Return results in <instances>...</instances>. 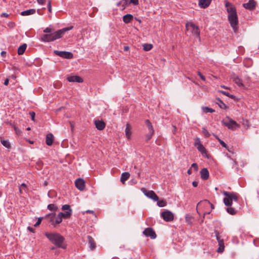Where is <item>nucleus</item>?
<instances>
[{"label": "nucleus", "instance_id": "f257e3e1", "mask_svg": "<svg viewBox=\"0 0 259 259\" xmlns=\"http://www.w3.org/2000/svg\"><path fill=\"white\" fill-rule=\"evenodd\" d=\"M73 28V26L64 28L54 32H52L50 27H47L44 30V32L49 34H43L41 36V40L44 42H50L54 41L62 37L64 33Z\"/></svg>", "mask_w": 259, "mask_h": 259}, {"label": "nucleus", "instance_id": "f03ea898", "mask_svg": "<svg viewBox=\"0 0 259 259\" xmlns=\"http://www.w3.org/2000/svg\"><path fill=\"white\" fill-rule=\"evenodd\" d=\"M45 236L51 243L54 244L57 247L66 249L67 244L65 242L64 237L57 233L46 232Z\"/></svg>", "mask_w": 259, "mask_h": 259}, {"label": "nucleus", "instance_id": "7ed1b4c3", "mask_svg": "<svg viewBox=\"0 0 259 259\" xmlns=\"http://www.w3.org/2000/svg\"><path fill=\"white\" fill-rule=\"evenodd\" d=\"M223 195L226 196L223 200L224 203L227 206H231L233 201L237 202L238 200V196L236 193L224 191Z\"/></svg>", "mask_w": 259, "mask_h": 259}, {"label": "nucleus", "instance_id": "20e7f679", "mask_svg": "<svg viewBox=\"0 0 259 259\" xmlns=\"http://www.w3.org/2000/svg\"><path fill=\"white\" fill-rule=\"evenodd\" d=\"M186 28L188 32H190L193 35H195L200 40V31L197 26L195 25L192 22H188L186 24Z\"/></svg>", "mask_w": 259, "mask_h": 259}, {"label": "nucleus", "instance_id": "39448f33", "mask_svg": "<svg viewBox=\"0 0 259 259\" xmlns=\"http://www.w3.org/2000/svg\"><path fill=\"white\" fill-rule=\"evenodd\" d=\"M228 20L229 23L232 27L234 31L235 32H237L238 30V20L237 15H228Z\"/></svg>", "mask_w": 259, "mask_h": 259}, {"label": "nucleus", "instance_id": "423d86ee", "mask_svg": "<svg viewBox=\"0 0 259 259\" xmlns=\"http://www.w3.org/2000/svg\"><path fill=\"white\" fill-rule=\"evenodd\" d=\"M62 209L63 210H66L64 212H61L59 213L63 218L68 219L69 218L72 213V210L70 208V206L68 204H65L62 206Z\"/></svg>", "mask_w": 259, "mask_h": 259}, {"label": "nucleus", "instance_id": "0eeeda50", "mask_svg": "<svg viewBox=\"0 0 259 259\" xmlns=\"http://www.w3.org/2000/svg\"><path fill=\"white\" fill-rule=\"evenodd\" d=\"M141 191L147 197L153 200L154 201H156L159 200L158 196L156 194V193L153 191L147 190L146 189L144 188H142L141 189Z\"/></svg>", "mask_w": 259, "mask_h": 259}, {"label": "nucleus", "instance_id": "6e6552de", "mask_svg": "<svg viewBox=\"0 0 259 259\" xmlns=\"http://www.w3.org/2000/svg\"><path fill=\"white\" fill-rule=\"evenodd\" d=\"M228 118L229 119L228 121L223 120L222 122L223 124L227 126L229 129L234 130L239 127L238 124L235 121L229 117H228Z\"/></svg>", "mask_w": 259, "mask_h": 259}, {"label": "nucleus", "instance_id": "1a4fd4ad", "mask_svg": "<svg viewBox=\"0 0 259 259\" xmlns=\"http://www.w3.org/2000/svg\"><path fill=\"white\" fill-rule=\"evenodd\" d=\"M161 217L166 222H171L174 220L173 213L168 210H165L161 213Z\"/></svg>", "mask_w": 259, "mask_h": 259}, {"label": "nucleus", "instance_id": "9d476101", "mask_svg": "<svg viewBox=\"0 0 259 259\" xmlns=\"http://www.w3.org/2000/svg\"><path fill=\"white\" fill-rule=\"evenodd\" d=\"M54 53L57 56L65 59H72L73 57L72 53L69 52L55 50Z\"/></svg>", "mask_w": 259, "mask_h": 259}, {"label": "nucleus", "instance_id": "9b49d317", "mask_svg": "<svg viewBox=\"0 0 259 259\" xmlns=\"http://www.w3.org/2000/svg\"><path fill=\"white\" fill-rule=\"evenodd\" d=\"M225 7L227 8V11L228 13V15H237L235 7L234 6H233L231 3H230L228 2H226Z\"/></svg>", "mask_w": 259, "mask_h": 259}, {"label": "nucleus", "instance_id": "f8f14e48", "mask_svg": "<svg viewBox=\"0 0 259 259\" xmlns=\"http://www.w3.org/2000/svg\"><path fill=\"white\" fill-rule=\"evenodd\" d=\"M143 234L146 237H150L151 239H153L156 238V234L155 231L152 228H147L143 231Z\"/></svg>", "mask_w": 259, "mask_h": 259}, {"label": "nucleus", "instance_id": "ddd939ff", "mask_svg": "<svg viewBox=\"0 0 259 259\" xmlns=\"http://www.w3.org/2000/svg\"><path fill=\"white\" fill-rule=\"evenodd\" d=\"M75 184L76 187L80 191H83L85 188V182L82 179L79 178L76 179Z\"/></svg>", "mask_w": 259, "mask_h": 259}, {"label": "nucleus", "instance_id": "4468645a", "mask_svg": "<svg viewBox=\"0 0 259 259\" xmlns=\"http://www.w3.org/2000/svg\"><path fill=\"white\" fill-rule=\"evenodd\" d=\"M243 6L246 9L252 10L256 7V2L254 0H249L248 3L243 4Z\"/></svg>", "mask_w": 259, "mask_h": 259}, {"label": "nucleus", "instance_id": "2eb2a0df", "mask_svg": "<svg viewBox=\"0 0 259 259\" xmlns=\"http://www.w3.org/2000/svg\"><path fill=\"white\" fill-rule=\"evenodd\" d=\"M67 79L69 82H76L79 83L82 82L83 81L81 77L77 75L68 76Z\"/></svg>", "mask_w": 259, "mask_h": 259}, {"label": "nucleus", "instance_id": "dca6fc26", "mask_svg": "<svg viewBox=\"0 0 259 259\" xmlns=\"http://www.w3.org/2000/svg\"><path fill=\"white\" fill-rule=\"evenodd\" d=\"M210 206L211 210L214 209V206L208 200H204L202 201H200L198 204H197V207L198 206H205L207 207Z\"/></svg>", "mask_w": 259, "mask_h": 259}, {"label": "nucleus", "instance_id": "f3484780", "mask_svg": "<svg viewBox=\"0 0 259 259\" xmlns=\"http://www.w3.org/2000/svg\"><path fill=\"white\" fill-rule=\"evenodd\" d=\"M95 124L96 128L100 131L104 129L106 126L105 123L102 120H95Z\"/></svg>", "mask_w": 259, "mask_h": 259}, {"label": "nucleus", "instance_id": "a211bd4d", "mask_svg": "<svg viewBox=\"0 0 259 259\" xmlns=\"http://www.w3.org/2000/svg\"><path fill=\"white\" fill-rule=\"evenodd\" d=\"M56 215V213L55 212L47 214L45 216V218L48 220V222L51 224L52 225L54 226V222H55V217Z\"/></svg>", "mask_w": 259, "mask_h": 259}, {"label": "nucleus", "instance_id": "6ab92c4d", "mask_svg": "<svg viewBox=\"0 0 259 259\" xmlns=\"http://www.w3.org/2000/svg\"><path fill=\"white\" fill-rule=\"evenodd\" d=\"M201 178L204 180H206L209 178V172L207 168H202L200 171Z\"/></svg>", "mask_w": 259, "mask_h": 259}, {"label": "nucleus", "instance_id": "aec40b11", "mask_svg": "<svg viewBox=\"0 0 259 259\" xmlns=\"http://www.w3.org/2000/svg\"><path fill=\"white\" fill-rule=\"evenodd\" d=\"M88 243L89 244V247H90L91 250H94L96 247V244L94 241V239L91 236H88Z\"/></svg>", "mask_w": 259, "mask_h": 259}, {"label": "nucleus", "instance_id": "412c9836", "mask_svg": "<svg viewBox=\"0 0 259 259\" xmlns=\"http://www.w3.org/2000/svg\"><path fill=\"white\" fill-rule=\"evenodd\" d=\"M211 0H199V6L202 8L208 7L210 4Z\"/></svg>", "mask_w": 259, "mask_h": 259}, {"label": "nucleus", "instance_id": "4be33fe9", "mask_svg": "<svg viewBox=\"0 0 259 259\" xmlns=\"http://www.w3.org/2000/svg\"><path fill=\"white\" fill-rule=\"evenodd\" d=\"M54 136L52 134H48L46 136V143L47 145L51 146L53 143Z\"/></svg>", "mask_w": 259, "mask_h": 259}, {"label": "nucleus", "instance_id": "5701e85b", "mask_svg": "<svg viewBox=\"0 0 259 259\" xmlns=\"http://www.w3.org/2000/svg\"><path fill=\"white\" fill-rule=\"evenodd\" d=\"M134 18L132 14H126L123 17V21L125 23H130Z\"/></svg>", "mask_w": 259, "mask_h": 259}, {"label": "nucleus", "instance_id": "b1692460", "mask_svg": "<svg viewBox=\"0 0 259 259\" xmlns=\"http://www.w3.org/2000/svg\"><path fill=\"white\" fill-rule=\"evenodd\" d=\"M130 174L128 172H124L121 174L120 178V181L122 184H124V182L130 178Z\"/></svg>", "mask_w": 259, "mask_h": 259}, {"label": "nucleus", "instance_id": "393cba45", "mask_svg": "<svg viewBox=\"0 0 259 259\" xmlns=\"http://www.w3.org/2000/svg\"><path fill=\"white\" fill-rule=\"evenodd\" d=\"M35 13V10L34 9L27 10L26 11H22L21 13V15L22 16H28L32 14H34Z\"/></svg>", "mask_w": 259, "mask_h": 259}, {"label": "nucleus", "instance_id": "a878e982", "mask_svg": "<svg viewBox=\"0 0 259 259\" xmlns=\"http://www.w3.org/2000/svg\"><path fill=\"white\" fill-rule=\"evenodd\" d=\"M233 81L239 87H243V84L242 82V80L240 78L238 77V76H234L233 77Z\"/></svg>", "mask_w": 259, "mask_h": 259}, {"label": "nucleus", "instance_id": "bb28decb", "mask_svg": "<svg viewBox=\"0 0 259 259\" xmlns=\"http://www.w3.org/2000/svg\"><path fill=\"white\" fill-rule=\"evenodd\" d=\"M145 124H146V125L148 127L149 132L151 134H154V131L153 128L152 123H151L150 120L148 119H146L145 120Z\"/></svg>", "mask_w": 259, "mask_h": 259}, {"label": "nucleus", "instance_id": "cd10ccee", "mask_svg": "<svg viewBox=\"0 0 259 259\" xmlns=\"http://www.w3.org/2000/svg\"><path fill=\"white\" fill-rule=\"evenodd\" d=\"M197 149H198V150L201 153V154L203 156H206L207 155L206 149L204 148V147L202 145V144H199V145H198L197 146Z\"/></svg>", "mask_w": 259, "mask_h": 259}, {"label": "nucleus", "instance_id": "c85d7f7f", "mask_svg": "<svg viewBox=\"0 0 259 259\" xmlns=\"http://www.w3.org/2000/svg\"><path fill=\"white\" fill-rule=\"evenodd\" d=\"M27 45L25 44L20 46L18 49V54L20 55L23 54L26 49Z\"/></svg>", "mask_w": 259, "mask_h": 259}, {"label": "nucleus", "instance_id": "c756f323", "mask_svg": "<svg viewBox=\"0 0 259 259\" xmlns=\"http://www.w3.org/2000/svg\"><path fill=\"white\" fill-rule=\"evenodd\" d=\"M131 128L130 124H128V123L126 124V128L125 130V133L126 137H127V138L128 139H130V138H131Z\"/></svg>", "mask_w": 259, "mask_h": 259}, {"label": "nucleus", "instance_id": "7c9ffc66", "mask_svg": "<svg viewBox=\"0 0 259 259\" xmlns=\"http://www.w3.org/2000/svg\"><path fill=\"white\" fill-rule=\"evenodd\" d=\"M218 244L219 247L218 248L217 251L220 253L223 252L224 250V240H220V241L218 242Z\"/></svg>", "mask_w": 259, "mask_h": 259}, {"label": "nucleus", "instance_id": "2f4dec72", "mask_svg": "<svg viewBox=\"0 0 259 259\" xmlns=\"http://www.w3.org/2000/svg\"><path fill=\"white\" fill-rule=\"evenodd\" d=\"M1 144L7 148H10L11 147V144L8 140H4L3 139H1Z\"/></svg>", "mask_w": 259, "mask_h": 259}, {"label": "nucleus", "instance_id": "473e14b6", "mask_svg": "<svg viewBox=\"0 0 259 259\" xmlns=\"http://www.w3.org/2000/svg\"><path fill=\"white\" fill-rule=\"evenodd\" d=\"M62 218H63L61 215H60V214L59 213L57 216L56 217L55 220H54V227H55L57 225L59 224L62 222Z\"/></svg>", "mask_w": 259, "mask_h": 259}, {"label": "nucleus", "instance_id": "72a5a7b5", "mask_svg": "<svg viewBox=\"0 0 259 259\" xmlns=\"http://www.w3.org/2000/svg\"><path fill=\"white\" fill-rule=\"evenodd\" d=\"M47 208L48 209H49L51 211H57L58 209V207L57 206H56L55 204H49L47 206Z\"/></svg>", "mask_w": 259, "mask_h": 259}, {"label": "nucleus", "instance_id": "f704fd0d", "mask_svg": "<svg viewBox=\"0 0 259 259\" xmlns=\"http://www.w3.org/2000/svg\"><path fill=\"white\" fill-rule=\"evenodd\" d=\"M227 211L231 215H234L236 213V210L233 207L229 206L226 208Z\"/></svg>", "mask_w": 259, "mask_h": 259}, {"label": "nucleus", "instance_id": "c9c22d12", "mask_svg": "<svg viewBox=\"0 0 259 259\" xmlns=\"http://www.w3.org/2000/svg\"><path fill=\"white\" fill-rule=\"evenodd\" d=\"M157 201V205L159 207H164L167 204V202L165 200H158Z\"/></svg>", "mask_w": 259, "mask_h": 259}, {"label": "nucleus", "instance_id": "e433bc0d", "mask_svg": "<svg viewBox=\"0 0 259 259\" xmlns=\"http://www.w3.org/2000/svg\"><path fill=\"white\" fill-rule=\"evenodd\" d=\"M193 219V218L189 215V214H186V217H185V220H186V222L189 224V225H191L192 224V220Z\"/></svg>", "mask_w": 259, "mask_h": 259}, {"label": "nucleus", "instance_id": "4c0bfd02", "mask_svg": "<svg viewBox=\"0 0 259 259\" xmlns=\"http://www.w3.org/2000/svg\"><path fill=\"white\" fill-rule=\"evenodd\" d=\"M202 109L203 111L205 113H213L215 111L214 110H213V109L209 108L208 107H203Z\"/></svg>", "mask_w": 259, "mask_h": 259}, {"label": "nucleus", "instance_id": "58836bf2", "mask_svg": "<svg viewBox=\"0 0 259 259\" xmlns=\"http://www.w3.org/2000/svg\"><path fill=\"white\" fill-rule=\"evenodd\" d=\"M219 92L223 94V95L232 99H234L235 98V96L233 95L230 94L228 92L223 91H220Z\"/></svg>", "mask_w": 259, "mask_h": 259}, {"label": "nucleus", "instance_id": "ea45409f", "mask_svg": "<svg viewBox=\"0 0 259 259\" xmlns=\"http://www.w3.org/2000/svg\"><path fill=\"white\" fill-rule=\"evenodd\" d=\"M217 100L219 102L217 104L221 109H226L227 108L226 104L221 99H217Z\"/></svg>", "mask_w": 259, "mask_h": 259}, {"label": "nucleus", "instance_id": "a19ab883", "mask_svg": "<svg viewBox=\"0 0 259 259\" xmlns=\"http://www.w3.org/2000/svg\"><path fill=\"white\" fill-rule=\"evenodd\" d=\"M153 47L152 45L151 44H145L143 45V49L144 51H148L150 50Z\"/></svg>", "mask_w": 259, "mask_h": 259}, {"label": "nucleus", "instance_id": "79ce46f5", "mask_svg": "<svg viewBox=\"0 0 259 259\" xmlns=\"http://www.w3.org/2000/svg\"><path fill=\"white\" fill-rule=\"evenodd\" d=\"M128 0H122L123 4L122 5V9L124 10L126 6L129 5V3H128Z\"/></svg>", "mask_w": 259, "mask_h": 259}, {"label": "nucleus", "instance_id": "37998d69", "mask_svg": "<svg viewBox=\"0 0 259 259\" xmlns=\"http://www.w3.org/2000/svg\"><path fill=\"white\" fill-rule=\"evenodd\" d=\"M26 189V185L24 183H22L21 185H20V187L19 188V191H20V193L21 194L22 193V191L23 190H24L25 191V189Z\"/></svg>", "mask_w": 259, "mask_h": 259}, {"label": "nucleus", "instance_id": "c03bdc74", "mask_svg": "<svg viewBox=\"0 0 259 259\" xmlns=\"http://www.w3.org/2000/svg\"><path fill=\"white\" fill-rule=\"evenodd\" d=\"M14 130L15 131L16 134L18 136L21 135V134L22 133L21 131L18 127H17L15 126H14Z\"/></svg>", "mask_w": 259, "mask_h": 259}, {"label": "nucleus", "instance_id": "a18cd8bd", "mask_svg": "<svg viewBox=\"0 0 259 259\" xmlns=\"http://www.w3.org/2000/svg\"><path fill=\"white\" fill-rule=\"evenodd\" d=\"M202 132H203V134H204V135L206 137H208L210 136V134L209 133L208 131L206 129H205V128H203Z\"/></svg>", "mask_w": 259, "mask_h": 259}, {"label": "nucleus", "instance_id": "49530a36", "mask_svg": "<svg viewBox=\"0 0 259 259\" xmlns=\"http://www.w3.org/2000/svg\"><path fill=\"white\" fill-rule=\"evenodd\" d=\"M215 236L216 237V239L218 241V242H219L220 240H223V239L221 238L219 232L218 231H215Z\"/></svg>", "mask_w": 259, "mask_h": 259}, {"label": "nucleus", "instance_id": "de8ad7c7", "mask_svg": "<svg viewBox=\"0 0 259 259\" xmlns=\"http://www.w3.org/2000/svg\"><path fill=\"white\" fill-rule=\"evenodd\" d=\"M215 236L216 237V239L218 241V242H219L220 240H223V239L221 238L219 232L218 231H215Z\"/></svg>", "mask_w": 259, "mask_h": 259}, {"label": "nucleus", "instance_id": "09e8293b", "mask_svg": "<svg viewBox=\"0 0 259 259\" xmlns=\"http://www.w3.org/2000/svg\"><path fill=\"white\" fill-rule=\"evenodd\" d=\"M43 218H39L37 220V221L36 222V223L34 225V226L35 227H37L39 226V225L41 223V220Z\"/></svg>", "mask_w": 259, "mask_h": 259}, {"label": "nucleus", "instance_id": "8fccbe9b", "mask_svg": "<svg viewBox=\"0 0 259 259\" xmlns=\"http://www.w3.org/2000/svg\"><path fill=\"white\" fill-rule=\"evenodd\" d=\"M129 4H132L135 6L139 5V0H130Z\"/></svg>", "mask_w": 259, "mask_h": 259}, {"label": "nucleus", "instance_id": "3c124183", "mask_svg": "<svg viewBox=\"0 0 259 259\" xmlns=\"http://www.w3.org/2000/svg\"><path fill=\"white\" fill-rule=\"evenodd\" d=\"M199 144H202L201 143V142H200L199 139L197 138L195 140L194 145L197 148V146L198 145H199Z\"/></svg>", "mask_w": 259, "mask_h": 259}, {"label": "nucleus", "instance_id": "603ef678", "mask_svg": "<svg viewBox=\"0 0 259 259\" xmlns=\"http://www.w3.org/2000/svg\"><path fill=\"white\" fill-rule=\"evenodd\" d=\"M153 134H151L150 133H148L146 136V139H147V140L148 141L149 140H150L153 136Z\"/></svg>", "mask_w": 259, "mask_h": 259}, {"label": "nucleus", "instance_id": "864d4df0", "mask_svg": "<svg viewBox=\"0 0 259 259\" xmlns=\"http://www.w3.org/2000/svg\"><path fill=\"white\" fill-rule=\"evenodd\" d=\"M191 168H194L195 171H197L198 169V166L196 163H194L191 165Z\"/></svg>", "mask_w": 259, "mask_h": 259}, {"label": "nucleus", "instance_id": "5fc2aeb1", "mask_svg": "<svg viewBox=\"0 0 259 259\" xmlns=\"http://www.w3.org/2000/svg\"><path fill=\"white\" fill-rule=\"evenodd\" d=\"M48 11H49V12L51 13L52 12V6H51V2L50 1H48Z\"/></svg>", "mask_w": 259, "mask_h": 259}, {"label": "nucleus", "instance_id": "6e6d98bb", "mask_svg": "<svg viewBox=\"0 0 259 259\" xmlns=\"http://www.w3.org/2000/svg\"><path fill=\"white\" fill-rule=\"evenodd\" d=\"M29 114L31 116V120L34 121L35 113L34 112H30Z\"/></svg>", "mask_w": 259, "mask_h": 259}, {"label": "nucleus", "instance_id": "4d7b16f0", "mask_svg": "<svg viewBox=\"0 0 259 259\" xmlns=\"http://www.w3.org/2000/svg\"><path fill=\"white\" fill-rule=\"evenodd\" d=\"M219 143L223 147L227 148L226 144L223 140H219Z\"/></svg>", "mask_w": 259, "mask_h": 259}, {"label": "nucleus", "instance_id": "13d9d810", "mask_svg": "<svg viewBox=\"0 0 259 259\" xmlns=\"http://www.w3.org/2000/svg\"><path fill=\"white\" fill-rule=\"evenodd\" d=\"M198 75L200 76V77L202 80L204 81L205 80V76L203 75L200 72H198Z\"/></svg>", "mask_w": 259, "mask_h": 259}, {"label": "nucleus", "instance_id": "bf43d9fd", "mask_svg": "<svg viewBox=\"0 0 259 259\" xmlns=\"http://www.w3.org/2000/svg\"><path fill=\"white\" fill-rule=\"evenodd\" d=\"M46 0H37V3L40 5L45 4Z\"/></svg>", "mask_w": 259, "mask_h": 259}, {"label": "nucleus", "instance_id": "052dcab7", "mask_svg": "<svg viewBox=\"0 0 259 259\" xmlns=\"http://www.w3.org/2000/svg\"><path fill=\"white\" fill-rule=\"evenodd\" d=\"M27 229H28L30 232H31L33 233V232H34V229L33 228L31 227H28L27 228Z\"/></svg>", "mask_w": 259, "mask_h": 259}, {"label": "nucleus", "instance_id": "680f3d73", "mask_svg": "<svg viewBox=\"0 0 259 259\" xmlns=\"http://www.w3.org/2000/svg\"><path fill=\"white\" fill-rule=\"evenodd\" d=\"M6 55H7V53L5 51H2L1 52V56L3 57H6Z\"/></svg>", "mask_w": 259, "mask_h": 259}, {"label": "nucleus", "instance_id": "e2e57ef3", "mask_svg": "<svg viewBox=\"0 0 259 259\" xmlns=\"http://www.w3.org/2000/svg\"><path fill=\"white\" fill-rule=\"evenodd\" d=\"M198 182L196 181H193L192 183V185L194 187H196L198 186Z\"/></svg>", "mask_w": 259, "mask_h": 259}, {"label": "nucleus", "instance_id": "0e129e2a", "mask_svg": "<svg viewBox=\"0 0 259 259\" xmlns=\"http://www.w3.org/2000/svg\"><path fill=\"white\" fill-rule=\"evenodd\" d=\"M9 79H8V78H7V79L5 80V81H4V84H5V85H8V84H9Z\"/></svg>", "mask_w": 259, "mask_h": 259}, {"label": "nucleus", "instance_id": "69168bd1", "mask_svg": "<svg viewBox=\"0 0 259 259\" xmlns=\"http://www.w3.org/2000/svg\"><path fill=\"white\" fill-rule=\"evenodd\" d=\"M69 123H70V126H71V130L73 131V128H74V124L73 122L70 121L69 122Z\"/></svg>", "mask_w": 259, "mask_h": 259}, {"label": "nucleus", "instance_id": "338daca9", "mask_svg": "<svg viewBox=\"0 0 259 259\" xmlns=\"http://www.w3.org/2000/svg\"><path fill=\"white\" fill-rule=\"evenodd\" d=\"M86 212L87 213H94V211L93 210H88L86 211Z\"/></svg>", "mask_w": 259, "mask_h": 259}, {"label": "nucleus", "instance_id": "774afa93", "mask_svg": "<svg viewBox=\"0 0 259 259\" xmlns=\"http://www.w3.org/2000/svg\"><path fill=\"white\" fill-rule=\"evenodd\" d=\"M129 49V47L128 46H125L124 47V51H128Z\"/></svg>", "mask_w": 259, "mask_h": 259}]
</instances>
